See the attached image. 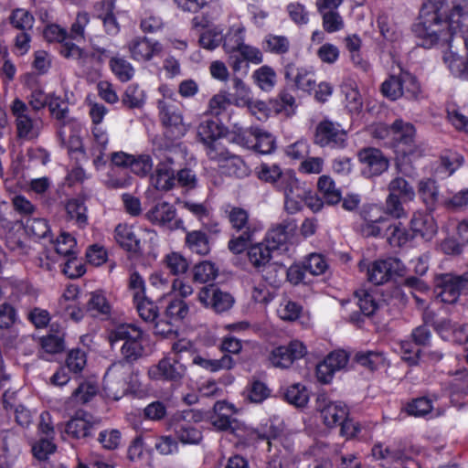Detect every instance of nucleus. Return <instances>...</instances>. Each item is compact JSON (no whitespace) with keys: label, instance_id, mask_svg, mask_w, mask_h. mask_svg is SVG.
<instances>
[{"label":"nucleus","instance_id":"f257e3e1","mask_svg":"<svg viewBox=\"0 0 468 468\" xmlns=\"http://www.w3.org/2000/svg\"><path fill=\"white\" fill-rule=\"evenodd\" d=\"M468 18V0H426L414 32L420 45L431 48L435 45L450 46L453 36Z\"/></svg>","mask_w":468,"mask_h":468},{"label":"nucleus","instance_id":"f03ea898","mask_svg":"<svg viewBox=\"0 0 468 468\" xmlns=\"http://www.w3.org/2000/svg\"><path fill=\"white\" fill-rule=\"evenodd\" d=\"M259 178L274 185L278 191L283 193L284 207L288 213L299 212L303 204L314 208V205L311 203L312 192L299 182L292 171L282 172L278 165H262L259 171Z\"/></svg>","mask_w":468,"mask_h":468},{"label":"nucleus","instance_id":"7ed1b4c3","mask_svg":"<svg viewBox=\"0 0 468 468\" xmlns=\"http://www.w3.org/2000/svg\"><path fill=\"white\" fill-rule=\"evenodd\" d=\"M202 419L203 414L199 410L177 411L169 419L168 429L182 444H198L203 439V434L197 424Z\"/></svg>","mask_w":468,"mask_h":468},{"label":"nucleus","instance_id":"20e7f679","mask_svg":"<svg viewBox=\"0 0 468 468\" xmlns=\"http://www.w3.org/2000/svg\"><path fill=\"white\" fill-rule=\"evenodd\" d=\"M228 219L231 229L238 233L229 239L228 248L234 254H240L252 241L257 231L256 227L250 221L249 212L239 207H232L228 211Z\"/></svg>","mask_w":468,"mask_h":468},{"label":"nucleus","instance_id":"39448f33","mask_svg":"<svg viewBox=\"0 0 468 468\" xmlns=\"http://www.w3.org/2000/svg\"><path fill=\"white\" fill-rule=\"evenodd\" d=\"M159 90L165 95V91L169 92L168 98L158 101L159 118L164 126L169 129L174 138H180L185 135L186 129L183 123L181 112L175 101L170 97L173 92L166 86H161Z\"/></svg>","mask_w":468,"mask_h":468},{"label":"nucleus","instance_id":"423d86ee","mask_svg":"<svg viewBox=\"0 0 468 468\" xmlns=\"http://www.w3.org/2000/svg\"><path fill=\"white\" fill-rule=\"evenodd\" d=\"M132 367L125 362H114L103 378V388L109 397L120 399L129 388Z\"/></svg>","mask_w":468,"mask_h":468},{"label":"nucleus","instance_id":"0eeeda50","mask_svg":"<svg viewBox=\"0 0 468 468\" xmlns=\"http://www.w3.org/2000/svg\"><path fill=\"white\" fill-rule=\"evenodd\" d=\"M11 112L15 117L18 139L32 141L38 137L41 128L39 122L29 115L28 106L22 100L16 98L13 101Z\"/></svg>","mask_w":468,"mask_h":468},{"label":"nucleus","instance_id":"6e6552de","mask_svg":"<svg viewBox=\"0 0 468 468\" xmlns=\"http://www.w3.org/2000/svg\"><path fill=\"white\" fill-rule=\"evenodd\" d=\"M437 298L445 303H455L461 294L468 295V272L462 275L443 274L436 287Z\"/></svg>","mask_w":468,"mask_h":468},{"label":"nucleus","instance_id":"1a4fd4ad","mask_svg":"<svg viewBox=\"0 0 468 468\" xmlns=\"http://www.w3.org/2000/svg\"><path fill=\"white\" fill-rule=\"evenodd\" d=\"M314 143L321 147L344 148L346 132L339 123L324 119L315 128Z\"/></svg>","mask_w":468,"mask_h":468},{"label":"nucleus","instance_id":"9d476101","mask_svg":"<svg viewBox=\"0 0 468 468\" xmlns=\"http://www.w3.org/2000/svg\"><path fill=\"white\" fill-rule=\"evenodd\" d=\"M315 408L320 412L324 423L333 428L342 425L348 416V409L341 401H332L325 394H319L315 400Z\"/></svg>","mask_w":468,"mask_h":468},{"label":"nucleus","instance_id":"9b49d317","mask_svg":"<svg viewBox=\"0 0 468 468\" xmlns=\"http://www.w3.org/2000/svg\"><path fill=\"white\" fill-rule=\"evenodd\" d=\"M144 217L151 223L160 227L167 228L170 230H186L183 220L180 218H176V207L166 201H162L155 204L145 213Z\"/></svg>","mask_w":468,"mask_h":468},{"label":"nucleus","instance_id":"f8f14e48","mask_svg":"<svg viewBox=\"0 0 468 468\" xmlns=\"http://www.w3.org/2000/svg\"><path fill=\"white\" fill-rule=\"evenodd\" d=\"M186 373V366L177 357H164L148 370L150 378L180 383Z\"/></svg>","mask_w":468,"mask_h":468},{"label":"nucleus","instance_id":"ddd939ff","mask_svg":"<svg viewBox=\"0 0 468 468\" xmlns=\"http://www.w3.org/2000/svg\"><path fill=\"white\" fill-rule=\"evenodd\" d=\"M357 157L361 164V173L367 178L380 176L389 165L388 158L377 148L361 149Z\"/></svg>","mask_w":468,"mask_h":468},{"label":"nucleus","instance_id":"4468645a","mask_svg":"<svg viewBox=\"0 0 468 468\" xmlns=\"http://www.w3.org/2000/svg\"><path fill=\"white\" fill-rule=\"evenodd\" d=\"M364 222L360 226V232L366 238H379L386 236L390 219L382 214L381 208L371 206L363 212Z\"/></svg>","mask_w":468,"mask_h":468},{"label":"nucleus","instance_id":"2eb2a0df","mask_svg":"<svg viewBox=\"0 0 468 468\" xmlns=\"http://www.w3.org/2000/svg\"><path fill=\"white\" fill-rule=\"evenodd\" d=\"M147 235L150 239L156 237V232L150 229H140L136 233L132 227L128 225L119 224L114 230V238L118 244L124 250L139 253L143 250L141 236Z\"/></svg>","mask_w":468,"mask_h":468},{"label":"nucleus","instance_id":"dca6fc26","mask_svg":"<svg viewBox=\"0 0 468 468\" xmlns=\"http://www.w3.org/2000/svg\"><path fill=\"white\" fill-rule=\"evenodd\" d=\"M127 48L131 58L138 62L150 61L163 51V46L159 41L142 36L132 38L127 44Z\"/></svg>","mask_w":468,"mask_h":468},{"label":"nucleus","instance_id":"f3484780","mask_svg":"<svg viewBox=\"0 0 468 468\" xmlns=\"http://www.w3.org/2000/svg\"><path fill=\"white\" fill-rule=\"evenodd\" d=\"M197 296L201 303L206 307H211L216 313L226 312L234 303V298L230 293L221 291L213 284L203 287Z\"/></svg>","mask_w":468,"mask_h":468},{"label":"nucleus","instance_id":"a211bd4d","mask_svg":"<svg viewBox=\"0 0 468 468\" xmlns=\"http://www.w3.org/2000/svg\"><path fill=\"white\" fill-rule=\"evenodd\" d=\"M306 354V348L300 341H292L287 346L274 348L270 356V361L275 367L288 368L295 360Z\"/></svg>","mask_w":468,"mask_h":468},{"label":"nucleus","instance_id":"6ab92c4d","mask_svg":"<svg viewBox=\"0 0 468 468\" xmlns=\"http://www.w3.org/2000/svg\"><path fill=\"white\" fill-rule=\"evenodd\" d=\"M95 425L96 422L90 413L78 411L67 422L65 431L74 439H87L92 436Z\"/></svg>","mask_w":468,"mask_h":468},{"label":"nucleus","instance_id":"aec40b11","mask_svg":"<svg viewBox=\"0 0 468 468\" xmlns=\"http://www.w3.org/2000/svg\"><path fill=\"white\" fill-rule=\"evenodd\" d=\"M393 139L398 143L399 151L405 155L414 154L415 128L410 122L396 120L390 126Z\"/></svg>","mask_w":468,"mask_h":468},{"label":"nucleus","instance_id":"412c9836","mask_svg":"<svg viewBox=\"0 0 468 468\" xmlns=\"http://www.w3.org/2000/svg\"><path fill=\"white\" fill-rule=\"evenodd\" d=\"M399 261L396 259L378 260L367 267V280L375 285L388 282L396 274Z\"/></svg>","mask_w":468,"mask_h":468},{"label":"nucleus","instance_id":"4be33fe9","mask_svg":"<svg viewBox=\"0 0 468 468\" xmlns=\"http://www.w3.org/2000/svg\"><path fill=\"white\" fill-rule=\"evenodd\" d=\"M410 229L413 238L420 236L426 240L431 239L437 233V224L431 214L415 212L410 219Z\"/></svg>","mask_w":468,"mask_h":468},{"label":"nucleus","instance_id":"5701e85b","mask_svg":"<svg viewBox=\"0 0 468 468\" xmlns=\"http://www.w3.org/2000/svg\"><path fill=\"white\" fill-rule=\"evenodd\" d=\"M284 77L294 83L295 87L310 92L315 87L314 73L303 68H295L293 63H288L284 68Z\"/></svg>","mask_w":468,"mask_h":468},{"label":"nucleus","instance_id":"b1692460","mask_svg":"<svg viewBox=\"0 0 468 468\" xmlns=\"http://www.w3.org/2000/svg\"><path fill=\"white\" fill-rule=\"evenodd\" d=\"M295 229L296 224L293 220H283L268 231L264 243L272 250H278L287 242L291 232L295 230Z\"/></svg>","mask_w":468,"mask_h":468},{"label":"nucleus","instance_id":"393cba45","mask_svg":"<svg viewBox=\"0 0 468 468\" xmlns=\"http://www.w3.org/2000/svg\"><path fill=\"white\" fill-rule=\"evenodd\" d=\"M144 337V331L134 324H122L109 333V342L112 346L119 342L127 345Z\"/></svg>","mask_w":468,"mask_h":468},{"label":"nucleus","instance_id":"a878e982","mask_svg":"<svg viewBox=\"0 0 468 468\" xmlns=\"http://www.w3.org/2000/svg\"><path fill=\"white\" fill-rule=\"evenodd\" d=\"M214 415L211 417V424L218 431L233 430L232 423L235 419L232 418L234 407L225 401H217L213 407Z\"/></svg>","mask_w":468,"mask_h":468},{"label":"nucleus","instance_id":"bb28decb","mask_svg":"<svg viewBox=\"0 0 468 468\" xmlns=\"http://www.w3.org/2000/svg\"><path fill=\"white\" fill-rule=\"evenodd\" d=\"M173 165L174 161L170 157H166L165 161L157 165L154 176V185L157 189L167 191L176 186V174Z\"/></svg>","mask_w":468,"mask_h":468},{"label":"nucleus","instance_id":"cd10ccee","mask_svg":"<svg viewBox=\"0 0 468 468\" xmlns=\"http://www.w3.org/2000/svg\"><path fill=\"white\" fill-rule=\"evenodd\" d=\"M185 245L192 253L199 256H207L211 251L209 237L201 229L186 231Z\"/></svg>","mask_w":468,"mask_h":468},{"label":"nucleus","instance_id":"c85d7f7f","mask_svg":"<svg viewBox=\"0 0 468 468\" xmlns=\"http://www.w3.org/2000/svg\"><path fill=\"white\" fill-rule=\"evenodd\" d=\"M418 192L427 209L433 211L439 203V186L431 178L421 179L418 184Z\"/></svg>","mask_w":468,"mask_h":468},{"label":"nucleus","instance_id":"c756f323","mask_svg":"<svg viewBox=\"0 0 468 468\" xmlns=\"http://www.w3.org/2000/svg\"><path fill=\"white\" fill-rule=\"evenodd\" d=\"M193 364L197 365L209 372H218L219 370H229L236 365L231 356L225 354L219 359H211L200 355H195Z\"/></svg>","mask_w":468,"mask_h":468},{"label":"nucleus","instance_id":"7c9ffc66","mask_svg":"<svg viewBox=\"0 0 468 468\" xmlns=\"http://www.w3.org/2000/svg\"><path fill=\"white\" fill-rule=\"evenodd\" d=\"M95 16L101 20L107 34L115 36L120 31L117 19L112 12V6L106 2H99L94 5Z\"/></svg>","mask_w":468,"mask_h":468},{"label":"nucleus","instance_id":"2f4dec72","mask_svg":"<svg viewBox=\"0 0 468 468\" xmlns=\"http://www.w3.org/2000/svg\"><path fill=\"white\" fill-rule=\"evenodd\" d=\"M247 249L249 261L257 271L271 262L273 250L264 242L256 243Z\"/></svg>","mask_w":468,"mask_h":468},{"label":"nucleus","instance_id":"473e14b6","mask_svg":"<svg viewBox=\"0 0 468 468\" xmlns=\"http://www.w3.org/2000/svg\"><path fill=\"white\" fill-rule=\"evenodd\" d=\"M262 48L266 52L283 56L289 52L291 42L286 36L268 34L262 41Z\"/></svg>","mask_w":468,"mask_h":468},{"label":"nucleus","instance_id":"72a5a7b5","mask_svg":"<svg viewBox=\"0 0 468 468\" xmlns=\"http://www.w3.org/2000/svg\"><path fill=\"white\" fill-rule=\"evenodd\" d=\"M220 171L229 176L244 177L249 174L245 162L237 155L229 154L221 164H218Z\"/></svg>","mask_w":468,"mask_h":468},{"label":"nucleus","instance_id":"f704fd0d","mask_svg":"<svg viewBox=\"0 0 468 468\" xmlns=\"http://www.w3.org/2000/svg\"><path fill=\"white\" fill-rule=\"evenodd\" d=\"M317 186L322 197L328 205H335L341 201V192L335 187V184L330 176H320Z\"/></svg>","mask_w":468,"mask_h":468},{"label":"nucleus","instance_id":"c9c22d12","mask_svg":"<svg viewBox=\"0 0 468 468\" xmlns=\"http://www.w3.org/2000/svg\"><path fill=\"white\" fill-rule=\"evenodd\" d=\"M254 134L253 150L262 154H271L276 148V141L273 135L258 127L252 128Z\"/></svg>","mask_w":468,"mask_h":468},{"label":"nucleus","instance_id":"e433bc0d","mask_svg":"<svg viewBox=\"0 0 468 468\" xmlns=\"http://www.w3.org/2000/svg\"><path fill=\"white\" fill-rule=\"evenodd\" d=\"M223 134V127L213 120L207 119L201 122L197 127V137L205 145L219 138Z\"/></svg>","mask_w":468,"mask_h":468},{"label":"nucleus","instance_id":"4c0bfd02","mask_svg":"<svg viewBox=\"0 0 468 468\" xmlns=\"http://www.w3.org/2000/svg\"><path fill=\"white\" fill-rule=\"evenodd\" d=\"M144 342V337L127 345H122L121 355L122 359L118 362H125L132 367L133 363L144 357L146 352Z\"/></svg>","mask_w":468,"mask_h":468},{"label":"nucleus","instance_id":"58836bf2","mask_svg":"<svg viewBox=\"0 0 468 468\" xmlns=\"http://www.w3.org/2000/svg\"><path fill=\"white\" fill-rule=\"evenodd\" d=\"M252 79L256 85L263 91H271L276 84V73L268 65H263L256 69L252 74Z\"/></svg>","mask_w":468,"mask_h":468},{"label":"nucleus","instance_id":"ea45409f","mask_svg":"<svg viewBox=\"0 0 468 468\" xmlns=\"http://www.w3.org/2000/svg\"><path fill=\"white\" fill-rule=\"evenodd\" d=\"M386 237L390 246L399 248L413 239V235L401 223H395L392 220H390V226L388 228Z\"/></svg>","mask_w":468,"mask_h":468},{"label":"nucleus","instance_id":"a19ab883","mask_svg":"<svg viewBox=\"0 0 468 468\" xmlns=\"http://www.w3.org/2000/svg\"><path fill=\"white\" fill-rule=\"evenodd\" d=\"M218 274V269L209 261H203L193 268V280L199 283L214 281Z\"/></svg>","mask_w":468,"mask_h":468},{"label":"nucleus","instance_id":"79ce46f5","mask_svg":"<svg viewBox=\"0 0 468 468\" xmlns=\"http://www.w3.org/2000/svg\"><path fill=\"white\" fill-rule=\"evenodd\" d=\"M145 102L144 91L137 84L129 85L122 98V103L129 109H140Z\"/></svg>","mask_w":468,"mask_h":468},{"label":"nucleus","instance_id":"37998d69","mask_svg":"<svg viewBox=\"0 0 468 468\" xmlns=\"http://www.w3.org/2000/svg\"><path fill=\"white\" fill-rule=\"evenodd\" d=\"M388 190L389 194L399 196L404 200L411 201L415 197L414 188L400 176H396L389 182Z\"/></svg>","mask_w":468,"mask_h":468},{"label":"nucleus","instance_id":"c03bdc74","mask_svg":"<svg viewBox=\"0 0 468 468\" xmlns=\"http://www.w3.org/2000/svg\"><path fill=\"white\" fill-rule=\"evenodd\" d=\"M284 398L290 404L297 408H303L309 400V393L303 385L297 383L287 388Z\"/></svg>","mask_w":468,"mask_h":468},{"label":"nucleus","instance_id":"a18cd8bd","mask_svg":"<svg viewBox=\"0 0 468 468\" xmlns=\"http://www.w3.org/2000/svg\"><path fill=\"white\" fill-rule=\"evenodd\" d=\"M381 92L392 101L403 96L402 72L398 76L392 75L386 80L381 85Z\"/></svg>","mask_w":468,"mask_h":468},{"label":"nucleus","instance_id":"49530a36","mask_svg":"<svg viewBox=\"0 0 468 468\" xmlns=\"http://www.w3.org/2000/svg\"><path fill=\"white\" fill-rule=\"evenodd\" d=\"M222 41L226 53L239 51L244 44V29L239 27H230Z\"/></svg>","mask_w":468,"mask_h":468},{"label":"nucleus","instance_id":"de8ad7c7","mask_svg":"<svg viewBox=\"0 0 468 468\" xmlns=\"http://www.w3.org/2000/svg\"><path fill=\"white\" fill-rule=\"evenodd\" d=\"M110 67L114 75L122 82L129 81L134 75L133 67L123 58H112Z\"/></svg>","mask_w":468,"mask_h":468},{"label":"nucleus","instance_id":"09e8293b","mask_svg":"<svg viewBox=\"0 0 468 468\" xmlns=\"http://www.w3.org/2000/svg\"><path fill=\"white\" fill-rule=\"evenodd\" d=\"M70 219L75 220L80 228H84L88 223L87 208L84 203L78 199L69 200L66 206Z\"/></svg>","mask_w":468,"mask_h":468},{"label":"nucleus","instance_id":"8fccbe9b","mask_svg":"<svg viewBox=\"0 0 468 468\" xmlns=\"http://www.w3.org/2000/svg\"><path fill=\"white\" fill-rule=\"evenodd\" d=\"M27 234L35 239L45 238L49 232V227L46 219L39 218H28L24 223Z\"/></svg>","mask_w":468,"mask_h":468},{"label":"nucleus","instance_id":"3c124183","mask_svg":"<svg viewBox=\"0 0 468 468\" xmlns=\"http://www.w3.org/2000/svg\"><path fill=\"white\" fill-rule=\"evenodd\" d=\"M342 92L346 96L347 106L351 111H357L362 106V97L355 81L348 80L341 86Z\"/></svg>","mask_w":468,"mask_h":468},{"label":"nucleus","instance_id":"603ef678","mask_svg":"<svg viewBox=\"0 0 468 468\" xmlns=\"http://www.w3.org/2000/svg\"><path fill=\"white\" fill-rule=\"evenodd\" d=\"M97 386L90 382H81L71 394L70 399L75 403L86 404L97 394Z\"/></svg>","mask_w":468,"mask_h":468},{"label":"nucleus","instance_id":"864d4df0","mask_svg":"<svg viewBox=\"0 0 468 468\" xmlns=\"http://www.w3.org/2000/svg\"><path fill=\"white\" fill-rule=\"evenodd\" d=\"M356 361L361 366L370 369L376 370L385 364V357L378 352H359L355 356Z\"/></svg>","mask_w":468,"mask_h":468},{"label":"nucleus","instance_id":"5fc2aeb1","mask_svg":"<svg viewBox=\"0 0 468 468\" xmlns=\"http://www.w3.org/2000/svg\"><path fill=\"white\" fill-rule=\"evenodd\" d=\"M59 53L65 58L78 60L81 65H84L89 58V54L86 51L67 39L60 44Z\"/></svg>","mask_w":468,"mask_h":468},{"label":"nucleus","instance_id":"6e6d98bb","mask_svg":"<svg viewBox=\"0 0 468 468\" xmlns=\"http://www.w3.org/2000/svg\"><path fill=\"white\" fill-rule=\"evenodd\" d=\"M48 106L51 115L62 125H65L69 115L68 102L59 97L52 95Z\"/></svg>","mask_w":468,"mask_h":468},{"label":"nucleus","instance_id":"4d7b16f0","mask_svg":"<svg viewBox=\"0 0 468 468\" xmlns=\"http://www.w3.org/2000/svg\"><path fill=\"white\" fill-rule=\"evenodd\" d=\"M140 317L147 322H154L158 316L157 306L147 298L142 297L140 300H133Z\"/></svg>","mask_w":468,"mask_h":468},{"label":"nucleus","instance_id":"13d9d810","mask_svg":"<svg viewBox=\"0 0 468 468\" xmlns=\"http://www.w3.org/2000/svg\"><path fill=\"white\" fill-rule=\"evenodd\" d=\"M189 313L187 303L182 299H173L169 302L165 309L167 317L175 322L182 321Z\"/></svg>","mask_w":468,"mask_h":468},{"label":"nucleus","instance_id":"bf43d9fd","mask_svg":"<svg viewBox=\"0 0 468 468\" xmlns=\"http://www.w3.org/2000/svg\"><path fill=\"white\" fill-rule=\"evenodd\" d=\"M320 14L322 15L323 27L327 33H335L344 28V19L336 10H329Z\"/></svg>","mask_w":468,"mask_h":468},{"label":"nucleus","instance_id":"052dcab7","mask_svg":"<svg viewBox=\"0 0 468 468\" xmlns=\"http://www.w3.org/2000/svg\"><path fill=\"white\" fill-rule=\"evenodd\" d=\"M258 272L261 273L262 279L273 287H278L282 282V274L283 268L274 262H270L265 265L262 269L259 270Z\"/></svg>","mask_w":468,"mask_h":468},{"label":"nucleus","instance_id":"680f3d73","mask_svg":"<svg viewBox=\"0 0 468 468\" xmlns=\"http://www.w3.org/2000/svg\"><path fill=\"white\" fill-rule=\"evenodd\" d=\"M402 83L404 96L410 100H418L421 94L420 85L415 76L407 71H402Z\"/></svg>","mask_w":468,"mask_h":468},{"label":"nucleus","instance_id":"e2e57ef3","mask_svg":"<svg viewBox=\"0 0 468 468\" xmlns=\"http://www.w3.org/2000/svg\"><path fill=\"white\" fill-rule=\"evenodd\" d=\"M43 350L48 354L60 353L64 349V335L50 334L43 336L40 340Z\"/></svg>","mask_w":468,"mask_h":468},{"label":"nucleus","instance_id":"0e129e2a","mask_svg":"<svg viewBox=\"0 0 468 468\" xmlns=\"http://www.w3.org/2000/svg\"><path fill=\"white\" fill-rule=\"evenodd\" d=\"M443 60L454 76L464 79L465 61L463 58L449 50L444 53Z\"/></svg>","mask_w":468,"mask_h":468},{"label":"nucleus","instance_id":"69168bd1","mask_svg":"<svg viewBox=\"0 0 468 468\" xmlns=\"http://www.w3.org/2000/svg\"><path fill=\"white\" fill-rule=\"evenodd\" d=\"M165 263L174 275L183 274L188 269L186 259L177 252H172L166 255Z\"/></svg>","mask_w":468,"mask_h":468},{"label":"nucleus","instance_id":"338daca9","mask_svg":"<svg viewBox=\"0 0 468 468\" xmlns=\"http://www.w3.org/2000/svg\"><path fill=\"white\" fill-rule=\"evenodd\" d=\"M130 168L133 173L145 176L153 169V160L149 154L133 155V160L130 163Z\"/></svg>","mask_w":468,"mask_h":468},{"label":"nucleus","instance_id":"774afa93","mask_svg":"<svg viewBox=\"0 0 468 468\" xmlns=\"http://www.w3.org/2000/svg\"><path fill=\"white\" fill-rule=\"evenodd\" d=\"M75 247H76V240L69 233L63 232L57 239L56 251L58 254L63 255L65 257H70L72 255H77Z\"/></svg>","mask_w":468,"mask_h":468}]
</instances>
